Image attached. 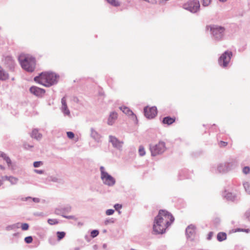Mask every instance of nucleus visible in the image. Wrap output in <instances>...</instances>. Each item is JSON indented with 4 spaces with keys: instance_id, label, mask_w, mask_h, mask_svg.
I'll return each mask as SVG.
<instances>
[{
    "instance_id": "9",
    "label": "nucleus",
    "mask_w": 250,
    "mask_h": 250,
    "mask_svg": "<svg viewBox=\"0 0 250 250\" xmlns=\"http://www.w3.org/2000/svg\"><path fill=\"white\" fill-rule=\"evenodd\" d=\"M231 56L232 53L231 52L226 51L220 57V61H223V66L224 67L227 66L230 60Z\"/></svg>"
},
{
    "instance_id": "14",
    "label": "nucleus",
    "mask_w": 250,
    "mask_h": 250,
    "mask_svg": "<svg viewBox=\"0 0 250 250\" xmlns=\"http://www.w3.org/2000/svg\"><path fill=\"white\" fill-rule=\"evenodd\" d=\"M207 30H209L213 35H216L219 32V28L217 25H210L207 26Z\"/></svg>"
},
{
    "instance_id": "25",
    "label": "nucleus",
    "mask_w": 250,
    "mask_h": 250,
    "mask_svg": "<svg viewBox=\"0 0 250 250\" xmlns=\"http://www.w3.org/2000/svg\"><path fill=\"white\" fill-rule=\"evenodd\" d=\"M139 154L140 156H142L145 155L146 152H145V149L143 146H140L139 147Z\"/></svg>"
},
{
    "instance_id": "20",
    "label": "nucleus",
    "mask_w": 250,
    "mask_h": 250,
    "mask_svg": "<svg viewBox=\"0 0 250 250\" xmlns=\"http://www.w3.org/2000/svg\"><path fill=\"white\" fill-rule=\"evenodd\" d=\"M0 157L2 158L3 159L6 161V162L8 165H10L11 164L10 159L8 156H7V155L5 153L3 152H0Z\"/></svg>"
},
{
    "instance_id": "13",
    "label": "nucleus",
    "mask_w": 250,
    "mask_h": 250,
    "mask_svg": "<svg viewBox=\"0 0 250 250\" xmlns=\"http://www.w3.org/2000/svg\"><path fill=\"white\" fill-rule=\"evenodd\" d=\"M120 109L126 115L128 116H132L133 118L137 119L136 116L128 107L126 106H122L120 107Z\"/></svg>"
},
{
    "instance_id": "43",
    "label": "nucleus",
    "mask_w": 250,
    "mask_h": 250,
    "mask_svg": "<svg viewBox=\"0 0 250 250\" xmlns=\"http://www.w3.org/2000/svg\"><path fill=\"white\" fill-rule=\"evenodd\" d=\"M33 200H34V201L37 202H38L39 201V200L38 198H34Z\"/></svg>"
},
{
    "instance_id": "4",
    "label": "nucleus",
    "mask_w": 250,
    "mask_h": 250,
    "mask_svg": "<svg viewBox=\"0 0 250 250\" xmlns=\"http://www.w3.org/2000/svg\"><path fill=\"white\" fill-rule=\"evenodd\" d=\"M200 7V3L198 0H189L183 5V7L185 9L192 13L197 12L199 10Z\"/></svg>"
},
{
    "instance_id": "47",
    "label": "nucleus",
    "mask_w": 250,
    "mask_h": 250,
    "mask_svg": "<svg viewBox=\"0 0 250 250\" xmlns=\"http://www.w3.org/2000/svg\"><path fill=\"white\" fill-rule=\"evenodd\" d=\"M66 217V218H71V217H70V216H69V217Z\"/></svg>"
},
{
    "instance_id": "37",
    "label": "nucleus",
    "mask_w": 250,
    "mask_h": 250,
    "mask_svg": "<svg viewBox=\"0 0 250 250\" xmlns=\"http://www.w3.org/2000/svg\"><path fill=\"white\" fill-rule=\"evenodd\" d=\"M114 208L116 209V210H118V209L121 208L122 205L117 204L115 205Z\"/></svg>"
},
{
    "instance_id": "17",
    "label": "nucleus",
    "mask_w": 250,
    "mask_h": 250,
    "mask_svg": "<svg viewBox=\"0 0 250 250\" xmlns=\"http://www.w3.org/2000/svg\"><path fill=\"white\" fill-rule=\"evenodd\" d=\"M8 74L0 66V80H6L8 78Z\"/></svg>"
},
{
    "instance_id": "46",
    "label": "nucleus",
    "mask_w": 250,
    "mask_h": 250,
    "mask_svg": "<svg viewBox=\"0 0 250 250\" xmlns=\"http://www.w3.org/2000/svg\"><path fill=\"white\" fill-rule=\"evenodd\" d=\"M2 183L1 181H0V186L2 185Z\"/></svg>"
},
{
    "instance_id": "12",
    "label": "nucleus",
    "mask_w": 250,
    "mask_h": 250,
    "mask_svg": "<svg viewBox=\"0 0 250 250\" xmlns=\"http://www.w3.org/2000/svg\"><path fill=\"white\" fill-rule=\"evenodd\" d=\"M118 118V114L115 112H112L108 119L107 123L109 125H112Z\"/></svg>"
},
{
    "instance_id": "39",
    "label": "nucleus",
    "mask_w": 250,
    "mask_h": 250,
    "mask_svg": "<svg viewBox=\"0 0 250 250\" xmlns=\"http://www.w3.org/2000/svg\"><path fill=\"white\" fill-rule=\"evenodd\" d=\"M212 234H213V233L212 232H210L208 234V240H210L212 236Z\"/></svg>"
},
{
    "instance_id": "34",
    "label": "nucleus",
    "mask_w": 250,
    "mask_h": 250,
    "mask_svg": "<svg viewBox=\"0 0 250 250\" xmlns=\"http://www.w3.org/2000/svg\"><path fill=\"white\" fill-rule=\"evenodd\" d=\"M67 137L70 139H72L74 137V134L72 132H67Z\"/></svg>"
},
{
    "instance_id": "19",
    "label": "nucleus",
    "mask_w": 250,
    "mask_h": 250,
    "mask_svg": "<svg viewBox=\"0 0 250 250\" xmlns=\"http://www.w3.org/2000/svg\"><path fill=\"white\" fill-rule=\"evenodd\" d=\"M31 137L36 139H39L41 138L42 135L39 133V131L37 129H34L32 131Z\"/></svg>"
},
{
    "instance_id": "26",
    "label": "nucleus",
    "mask_w": 250,
    "mask_h": 250,
    "mask_svg": "<svg viewBox=\"0 0 250 250\" xmlns=\"http://www.w3.org/2000/svg\"><path fill=\"white\" fill-rule=\"evenodd\" d=\"M227 238V234L224 232L220 233V241L226 240Z\"/></svg>"
},
{
    "instance_id": "27",
    "label": "nucleus",
    "mask_w": 250,
    "mask_h": 250,
    "mask_svg": "<svg viewBox=\"0 0 250 250\" xmlns=\"http://www.w3.org/2000/svg\"><path fill=\"white\" fill-rule=\"evenodd\" d=\"M99 234V231L97 230H93L91 232V236L92 238L96 237Z\"/></svg>"
},
{
    "instance_id": "28",
    "label": "nucleus",
    "mask_w": 250,
    "mask_h": 250,
    "mask_svg": "<svg viewBox=\"0 0 250 250\" xmlns=\"http://www.w3.org/2000/svg\"><path fill=\"white\" fill-rule=\"evenodd\" d=\"M25 242L27 244L32 243L33 238L31 236L26 237L24 239Z\"/></svg>"
},
{
    "instance_id": "1",
    "label": "nucleus",
    "mask_w": 250,
    "mask_h": 250,
    "mask_svg": "<svg viewBox=\"0 0 250 250\" xmlns=\"http://www.w3.org/2000/svg\"><path fill=\"white\" fill-rule=\"evenodd\" d=\"M174 221V218L170 212L166 210H160L154 219L153 231L156 233L162 234Z\"/></svg>"
},
{
    "instance_id": "6",
    "label": "nucleus",
    "mask_w": 250,
    "mask_h": 250,
    "mask_svg": "<svg viewBox=\"0 0 250 250\" xmlns=\"http://www.w3.org/2000/svg\"><path fill=\"white\" fill-rule=\"evenodd\" d=\"M151 155L156 156L164 152L166 150L165 144L163 142H159L157 144L150 147Z\"/></svg>"
},
{
    "instance_id": "41",
    "label": "nucleus",
    "mask_w": 250,
    "mask_h": 250,
    "mask_svg": "<svg viewBox=\"0 0 250 250\" xmlns=\"http://www.w3.org/2000/svg\"><path fill=\"white\" fill-rule=\"evenodd\" d=\"M247 216L250 220V210L247 212Z\"/></svg>"
},
{
    "instance_id": "35",
    "label": "nucleus",
    "mask_w": 250,
    "mask_h": 250,
    "mask_svg": "<svg viewBox=\"0 0 250 250\" xmlns=\"http://www.w3.org/2000/svg\"><path fill=\"white\" fill-rule=\"evenodd\" d=\"M228 143L224 141H220V147H225L227 146Z\"/></svg>"
},
{
    "instance_id": "45",
    "label": "nucleus",
    "mask_w": 250,
    "mask_h": 250,
    "mask_svg": "<svg viewBox=\"0 0 250 250\" xmlns=\"http://www.w3.org/2000/svg\"><path fill=\"white\" fill-rule=\"evenodd\" d=\"M226 0H220V1H223V2H224V1H226Z\"/></svg>"
},
{
    "instance_id": "36",
    "label": "nucleus",
    "mask_w": 250,
    "mask_h": 250,
    "mask_svg": "<svg viewBox=\"0 0 250 250\" xmlns=\"http://www.w3.org/2000/svg\"><path fill=\"white\" fill-rule=\"evenodd\" d=\"M8 180H9L10 181H11V182H13V183H16L17 181V179L14 178V177H10L8 178Z\"/></svg>"
},
{
    "instance_id": "18",
    "label": "nucleus",
    "mask_w": 250,
    "mask_h": 250,
    "mask_svg": "<svg viewBox=\"0 0 250 250\" xmlns=\"http://www.w3.org/2000/svg\"><path fill=\"white\" fill-rule=\"evenodd\" d=\"M224 197L228 200L233 201L235 198V195L231 192H227L224 194Z\"/></svg>"
},
{
    "instance_id": "30",
    "label": "nucleus",
    "mask_w": 250,
    "mask_h": 250,
    "mask_svg": "<svg viewBox=\"0 0 250 250\" xmlns=\"http://www.w3.org/2000/svg\"><path fill=\"white\" fill-rule=\"evenodd\" d=\"M250 168L249 167H245L243 169V172L244 174H247L250 172Z\"/></svg>"
},
{
    "instance_id": "22",
    "label": "nucleus",
    "mask_w": 250,
    "mask_h": 250,
    "mask_svg": "<svg viewBox=\"0 0 250 250\" xmlns=\"http://www.w3.org/2000/svg\"><path fill=\"white\" fill-rule=\"evenodd\" d=\"M108 2L110 3L111 5L115 6H118L120 5V3L118 1L116 0H106Z\"/></svg>"
},
{
    "instance_id": "32",
    "label": "nucleus",
    "mask_w": 250,
    "mask_h": 250,
    "mask_svg": "<svg viewBox=\"0 0 250 250\" xmlns=\"http://www.w3.org/2000/svg\"><path fill=\"white\" fill-rule=\"evenodd\" d=\"M211 0H203V5L205 6H208L210 3Z\"/></svg>"
},
{
    "instance_id": "15",
    "label": "nucleus",
    "mask_w": 250,
    "mask_h": 250,
    "mask_svg": "<svg viewBox=\"0 0 250 250\" xmlns=\"http://www.w3.org/2000/svg\"><path fill=\"white\" fill-rule=\"evenodd\" d=\"M62 110L63 113L66 115H69L70 113L69 110L67 108L66 99L65 97H63L62 99Z\"/></svg>"
},
{
    "instance_id": "7",
    "label": "nucleus",
    "mask_w": 250,
    "mask_h": 250,
    "mask_svg": "<svg viewBox=\"0 0 250 250\" xmlns=\"http://www.w3.org/2000/svg\"><path fill=\"white\" fill-rule=\"evenodd\" d=\"M145 116L148 119H152L157 114V108L155 106L146 107L144 108Z\"/></svg>"
},
{
    "instance_id": "31",
    "label": "nucleus",
    "mask_w": 250,
    "mask_h": 250,
    "mask_svg": "<svg viewBox=\"0 0 250 250\" xmlns=\"http://www.w3.org/2000/svg\"><path fill=\"white\" fill-rule=\"evenodd\" d=\"M42 165V162H41V161H37V162H35L34 163V167H39L40 166H41V165Z\"/></svg>"
},
{
    "instance_id": "42",
    "label": "nucleus",
    "mask_w": 250,
    "mask_h": 250,
    "mask_svg": "<svg viewBox=\"0 0 250 250\" xmlns=\"http://www.w3.org/2000/svg\"><path fill=\"white\" fill-rule=\"evenodd\" d=\"M219 30L220 33H221V32H223L224 30V29L222 27H220Z\"/></svg>"
},
{
    "instance_id": "23",
    "label": "nucleus",
    "mask_w": 250,
    "mask_h": 250,
    "mask_svg": "<svg viewBox=\"0 0 250 250\" xmlns=\"http://www.w3.org/2000/svg\"><path fill=\"white\" fill-rule=\"evenodd\" d=\"M244 188L246 189V191L249 193L250 194V183L248 182H246L244 184Z\"/></svg>"
},
{
    "instance_id": "44",
    "label": "nucleus",
    "mask_w": 250,
    "mask_h": 250,
    "mask_svg": "<svg viewBox=\"0 0 250 250\" xmlns=\"http://www.w3.org/2000/svg\"><path fill=\"white\" fill-rule=\"evenodd\" d=\"M217 238L219 240V233L217 235Z\"/></svg>"
},
{
    "instance_id": "21",
    "label": "nucleus",
    "mask_w": 250,
    "mask_h": 250,
    "mask_svg": "<svg viewBox=\"0 0 250 250\" xmlns=\"http://www.w3.org/2000/svg\"><path fill=\"white\" fill-rule=\"evenodd\" d=\"M58 240L60 241L62 239L65 235V233L63 231H58L57 232Z\"/></svg>"
},
{
    "instance_id": "5",
    "label": "nucleus",
    "mask_w": 250,
    "mask_h": 250,
    "mask_svg": "<svg viewBox=\"0 0 250 250\" xmlns=\"http://www.w3.org/2000/svg\"><path fill=\"white\" fill-rule=\"evenodd\" d=\"M100 170L101 172V179L104 183L109 186H113L115 183V179L104 171V168L103 167H101Z\"/></svg>"
},
{
    "instance_id": "10",
    "label": "nucleus",
    "mask_w": 250,
    "mask_h": 250,
    "mask_svg": "<svg viewBox=\"0 0 250 250\" xmlns=\"http://www.w3.org/2000/svg\"><path fill=\"white\" fill-rule=\"evenodd\" d=\"M186 234L188 237L193 238L195 234V227L193 225L189 226L186 229Z\"/></svg>"
},
{
    "instance_id": "38",
    "label": "nucleus",
    "mask_w": 250,
    "mask_h": 250,
    "mask_svg": "<svg viewBox=\"0 0 250 250\" xmlns=\"http://www.w3.org/2000/svg\"><path fill=\"white\" fill-rule=\"evenodd\" d=\"M109 223H113V221L112 219H109V220H106L105 221V225H107V224H108Z\"/></svg>"
},
{
    "instance_id": "33",
    "label": "nucleus",
    "mask_w": 250,
    "mask_h": 250,
    "mask_svg": "<svg viewBox=\"0 0 250 250\" xmlns=\"http://www.w3.org/2000/svg\"><path fill=\"white\" fill-rule=\"evenodd\" d=\"M114 212V210L113 209H107L106 211V214L107 215H110L113 214Z\"/></svg>"
},
{
    "instance_id": "48",
    "label": "nucleus",
    "mask_w": 250,
    "mask_h": 250,
    "mask_svg": "<svg viewBox=\"0 0 250 250\" xmlns=\"http://www.w3.org/2000/svg\"><path fill=\"white\" fill-rule=\"evenodd\" d=\"M246 231L247 232H249V230H246Z\"/></svg>"
},
{
    "instance_id": "2",
    "label": "nucleus",
    "mask_w": 250,
    "mask_h": 250,
    "mask_svg": "<svg viewBox=\"0 0 250 250\" xmlns=\"http://www.w3.org/2000/svg\"><path fill=\"white\" fill-rule=\"evenodd\" d=\"M57 76L54 73L44 72L34 78L36 83L46 87H49L57 82Z\"/></svg>"
},
{
    "instance_id": "40",
    "label": "nucleus",
    "mask_w": 250,
    "mask_h": 250,
    "mask_svg": "<svg viewBox=\"0 0 250 250\" xmlns=\"http://www.w3.org/2000/svg\"><path fill=\"white\" fill-rule=\"evenodd\" d=\"M35 172L37 173H39V174H42V173H43V171L42 170H37V169H35Z\"/></svg>"
},
{
    "instance_id": "8",
    "label": "nucleus",
    "mask_w": 250,
    "mask_h": 250,
    "mask_svg": "<svg viewBox=\"0 0 250 250\" xmlns=\"http://www.w3.org/2000/svg\"><path fill=\"white\" fill-rule=\"evenodd\" d=\"M30 92L32 94L38 97H42L45 93L44 89L36 86L31 87L30 88Z\"/></svg>"
},
{
    "instance_id": "24",
    "label": "nucleus",
    "mask_w": 250,
    "mask_h": 250,
    "mask_svg": "<svg viewBox=\"0 0 250 250\" xmlns=\"http://www.w3.org/2000/svg\"><path fill=\"white\" fill-rule=\"evenodd\" d=\"M47 222L51 225H56L59 223L57 220L55 219H49Z\"/></svg>"
},
{
    "instance_id": "16",
    "label": "nucleus",
    "mask_w": 250,
    "mask_h": 250,
    "mask_svg": "<svg viewBox=\"0 0 250 250\" xmlns=\"http://www.w3.org/2000/svg\"><path fill=\"white\" fill-rule=\"evenodd\" d=\"M175 121V118L166 117H165L163 120V123L164 124H167V125H170Z\"/></svg>"
},
{
    "instance_id": "11",
    "label": "nucleus",
    "mask_w": 250,
    "mask_h": 250,
    "mask_svg": "<svg viewBox=\"0 0 250 250\" xmlns=\"http://www.w3.org/2000/svg\"><path fill=\"white\" fill-rule=\"evenodd\" d=\"M110 141L114 147L120 148L122 146L123 142L119 141L116 138L113 136H110Z\"/></svg>"
},
{
    "instance_id": "3",
    "label": "nucleus",
    "mask_w": 250,
    "mask_h": 250,
    "mask_svg": "<svg viewBox=\"0 0 250 250\" xmlns=\"http://www.w3.org/2000/svg\"><path fill=\"white\" fill-rule=\"evenodd\" d=\"M19 61L21 67L26 71L32 72L34 71L36 61L31 56L24 54H21L19 57Z\"/></svg>"
},
{
    "instance_id": "29",
    "label": "nucleus",
    "mask_w": 250,
    "mask_h": 250,
    "mask_svg": "<svg viewBox=\"0 0 250 250\" xmlns=\"http://www.w3.org/2000/svg\"><path fill=\"white\" fill-rule=\"evenodd\" d=\"M21 228L23 230H26L29 228V225L27 223H23L21 225Z\"/></svg>"
}]
</instances>
